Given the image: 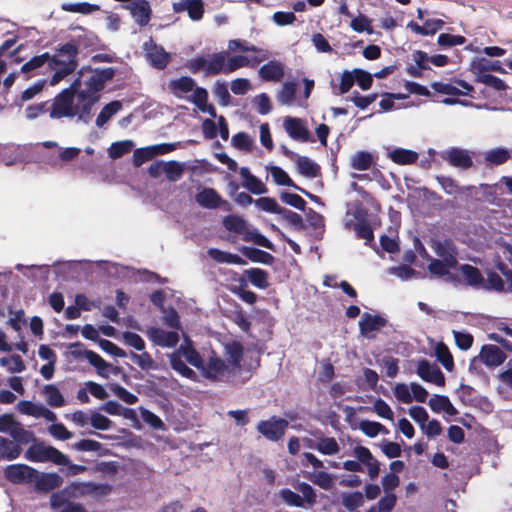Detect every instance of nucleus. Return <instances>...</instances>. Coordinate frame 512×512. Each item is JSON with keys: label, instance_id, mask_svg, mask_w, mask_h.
I'll return each mask as SVG.
<instances>
[{"label": "nucleus", "instance_id": "nucleus-1", "mask_svg": "<svg viewBox=\"0 0 512 512\" xmlns=\"http://www.w3.org/2000/svg\"><path fill=\"white\" fill-rule=\"evenodd\" d=\"M83 71H89L92 75L84 82V89L78 94L79 108L81 111V122L89 124L93 117V106L100 100L101 91L105 88L108 81L115 76L116 70L113 67L96 68L83 67Z\"/></svg>", "mask_w": 512, "mask_h": 512}, {"label": "nucleus", "instance_id": "nucleus-2", "mask_svg": "<svg viewBox=\"0 0 512 512\" xmlns=\"http://www.w3.org/2000/svg\"><path fill=\"white\" fill-rule=\"evenodd\" d=\"M48 67L54 72L49 81L51 86L71 75L78 67L77 44L67 42L59 45L54 54H49Z\"/></svg>", "mask_w": 512, "mask_h": 512}, {"label": "nucleus", "instance_id": "nucleus-3", "mask_svg": "<svg viewBox=\"0 0 512 512\" xmlns=\"http://www.w3.org/2000/svg\"><path fill=\"white\" fill-rule=\"evenodd\" d=\"M81 77L78 76L69 87L59 92L52 100L50 118H77L81 122L78 94L81 92Z\"/></svg>", "mask_w": 512, "mask_h": 512}, {"label": "nucleus", "instance_id": "nucleus-4", "mask_svg": "<svg viewBox=\"0 0 512 512\" xmlns=\"http://www.w3.org/2000/svg\"><path fill=\"white\" fill-rule=\"evenodd\" d=\"M188 70L196 74L204 70L205 76L226 74V52H217L210 55L209 61L204 56H199L189 60L186 64Z\"/></svg>", "mask_w": 512, "mask_h": 512}, {"label": "nucleus", "instance_id": "nucleus-5", "mask_svg": "<svg viewBox=\"0 0 512 512\" xmlns=\"http://www.w3.org/2000/svg\"><path fill=\"white\" fill-rule=\"evenodd\" d=\"M25 458L32 462H52L55 465L69 464L67 455L43 442L32 444L26 450Z\"/></svg>", "mask_w": 512, "mask_h": 512}, {"label": "nucleus", "instance_id": "nucleus-6", "mask_svg": "<svg viewBox=\"0 0 512 512\" xmlns=\"http://www.w3.org/2000/svg\"><path fill=\"white\" fill-rule=\"evenodd\" d=\"M0 432L10 435L16 442L28 444L34 440V434L26 430L12 414L0 415Z\"/></svg>", "mask_w": 512, "mask_h": 512}, {"label": "nucleus", "instance_id": "nucleus-7", "mask_svg": "<svg viewBox=\"0 0 512 512\" xmlns=\"http://www.w3.org/2000/svg\"><path fill=\"white\" fill-rule=\"evenodd\" d=\"M205 378L214 381H226L232 375L230 366H228L221 358L211 356L207 361H203V366L199 369Z\"/></svg>", "mask_w": 512, "mask_h": 512}, {"label": "nucleus", "instance_id": "nucleus-8", "mask_svg": "<svg viewBox=\"0 0 512 512\" xmlns=\"http://www.w3.org/2000/svg\"><path fill=\"white\" fill-rule=\"evenodd\" d=\"M289 422L283 418L272 416L268 420H262L257 424V431L267 440L276 442L285 434Z\"/></svg>", "mask_w": 512, "mask_h": 512}, {"label": "nucleus", "instance_id": "nucleus-9", "mask_svg": "<svg viewBox=\"0 0 512 512\" xmlns=\"http://www.w3.org/2000/svg\"><path fill=\"white\" fill-rule=\"evenodd\" d=\"M144 49L146 52V58L152 67L158 70H163L168 66L171 57L162 46L156 44L152 39H150L149 42H145Z\"/></svg>", "mask_w": 512, "mask_h": 512}, {"label": "nucleus", "instance_id": "nucleus-10", "mask_svg": "<svg viewBox=\"0 0 512 512\" xmlns=\"http://www.w3.org/2000/svg\"><path fill=\"white\" fill-rule=\"evenodd\" d=\"M15 269L35 285H45L50 276V265L17 264Z\"/></svg>", "mask_w": 512, "mask_h": 512}, {"label": "nucleus", "instance_id": "nucleus-11", "mask_svg": "<svg viewBox=\"0 0 512 512\" xmlns=\"http://www.w3.org/2000/svg\"><path fill=\"white\" fill-rule=\"evenodd\" d=\"M36 476L37 470L25 464L9 465L5 469V477L13 483L32 484Z\"/></svg>", "mask_w": 512, "mask_h": 512}, {"label": "nucleus", "instance_id": "nucleus-12", "mask_svg": "<svg viewBox=\"0 0 512 512\" xmlns=\"http://www.w3.org/2000/svg\"><path fill=\"white\" fill-rule=\"evenodd\" d=\"M283 126L287 134L294 140L300 142L314 141L310 138V132L301 118L287 116L284 118Z\"/></svg>", "mask_w": 512, "mask_h": 512}, {"label": "nucleus", "instance_id": "nucleus-13", "mask_svg": "<svg viewBox=\"0 0 512 512\" xmlns=\"http://www.w3.org/2000/svg\"><path fill=\"white\" fill-rule=\"evenodd\" d=\"M146 335L150 341L160 347L172 348L179 342V334L177 331H165L159 327H149Z\"/></svg>", "mask_w": 512, "mask_h": 512}, {"label": "nucleus", "instance_id": "nucleus-14", "mask_svg": "<svg viewBox=\"0 0 512 512\" xmlns=\"http://www.w3.org/2000/svg\"><path fill=\"white\" fill-rule=\"evenodd\" d=\"M387 320L380 315L363 313L359 321L360 334L367 339H374V332L379 331L386 326Z\"/></svg>", "mask_w": 512, "mask_h": 512}, {"label": "nucleus", "instance_id": "nucleus-15", "mask_svg": "<svg viewBox=\"0 0 512 512\" xmlns=\"http://www.w3.org/2000/svg\"><path fill=\"white\" fill-rule=\"evenodd\" d=\"M353 454L356 457L357 461L362 466H366L370 479L371 480L376 479L380 472V463L372 455L370 450L367 447L358 445V446L354 447Z\"/></svg>", "mask_w": 512, "mask_h": 512}, {"label": "nucleus", "instance_id": "nucleus-16", "mask_svg": "<svg viewBox=\"0 0 512 512\" xmlns=\"http://www.w3.org/2000/svg\"><path fill=\"white\" fill-rule=\"evenodd\" d=\"M353 454L356 457L357 461L362 466H366L370 479L371 480L376 479L380 472V463L372 455L370 450L367 447L358 445V446L354 447Z\"/></svg>", "mask_w": 512, "mask_h": 512}, {"label": "nucleus", "instance_id": "nucleus-17", "mask_svg": "<svg viewBox=\"0 0 512 512\" xmlns=\"http://www.w3.org/2000/svg\"><path fill=\"white\" fill-rule=\"evenodd\" d=\"M353 454L356 457L357 461L362 466H366L370 479L371 480L376 479L380 472V463L372 455L370 450L367 447L358 445V446L354 447Z\"/></svg>", "mask_w": 512, "mask_h": 512}, {"label": "nucleus", "instance_id": "nucleus-18", "mask_svg": "<svg viewBox=\"0 0 512 512\" xmlns=\"http://www.w3.org/2000/svg\"><path fill=\"white\" fill-rule=\"evenodd\" d=\"M90 264L88 261H63L53 263L54 273L58 279H78L81 275L83 265Z\"/></svg>", "mask_w": 512, "mask_h": 512}, {"label": "nucleus", "instance_id": "nucleus-19", "mask_svg": "<svg viewBox=\"0 0 512 512\" xmlns=\"http://www.w3.org/2000/svg\"><path fill=\"white\" fill-rule=\"evenodd\" d=\"M417 374L422 380L437 386H443L445 383V377L440 368L425 359L418 362Z\"/></svg>", "mask_w": 512, "mask_h": 512}, {"label": "nucleus", "instance_id": "nucleus-20", "mask_svg": "<svg viewBox=\"0 0 512 512\" xmlns=\"http://www.w3.org/2000/svg\"><path fill=\"white\" fill-rule=\"evenodd\" d=\"M442 158L456 168L466 170L473 166V160L465 149L451 148L442 155Z\"/></svg>", "mask_w": 512, "mask_h": 512}, {"label": "nucleus", "instance_id": "nucleus-21", "mask_svg": "<svg viewBox=\"0 0 512 512\" xmlns=\"http://www.w3.org/2000/svg\"><path fill=\"white\" fill-rule=\"evenodd\" d=\"M173 11L175 13L187 11L191 20L199 21L204 15V3L202 0H181L173 3Z\"/></svg>", "mask_w": 512, "mask_h": 512}, {"label": "nucleus", "instance_id": "nucleus-22", "mask_svg": "<svg viewBox=\"0 0 512 512\" xmlns=\"http://www.w3.org/2000/svg\"><path fill=\"white\" fill-rule=\"evenodd\" d=\"M259 77L265 82H280L285 75V66L277 60H270L258 71Z\"/></svg>", "mask_w": 512, "mask_h": 512}, {"label": "nucleus", "instance_id": "nucleus-23", "mask_svg": "<svg viewBox=\"0 0 512 512\" xmlns=\"http://www.w3.org/2000/svg\"><path fill=\"white\" fill-rule=\"evenodd\" d=\"M481 361L488 367L500 366L505 360V353L496 345H484L480 351Z\"/></svg>", "mask_w": 512, "mask_h": 512}, {"label": "nucleus", "instance_id": "nucleus-24", "mask_svg": "<svg viewBox=\"0 0 512 512\" xmlns=\"http://www.w3.org/2000/svg\"><path fill=\"white\" fill-rule=\"evenodd\" d=\"M196 81L189 76H181L177 79H171L168 83V89L176 98H183L185 94L194 92L197 88Z\"/></svg>", "mask_w": 512, "mask_h": 512}, {"label": "nucleus", "instance_id": "nucleus-25", "mask_svg": "<svg viewBox=\"0 0 512 512\" xmlns=\"http://www.w3.org/2000/svg\"><path fill=\"white\" fill-rule=\"evenodd\" d=\"M266 59H268L267 52H264L260 57H253L251 60L247 56H244V55L232 56V57L226 59L227 74H230V73H232L240 68H243V67H247V66L254 67Z\"/></svg>", "mask_w": 512, "mask_h": 512}, {"label": "nucleus", "instance_id": "nucleus-26", "mask_svg": "<svg viewBox=\"0 0 512 512\" xmlns=\"http://www.w3.org/2000/svg\"><path fill=\"white\" fill-rule=\"evenodd\" d=\"M63 479L57 473H40L37 471V476L32 484L35 485L39 491L48 492L62 485Z\"/></svg>", "mask_w": 512, "mask_h": 512}, {"label": "nucleus", "instance_id": "nucleus-27", "mask_svg": "<svg viewBox=\"0 0 512 512\" xmlns=\"http://www.w3.org/2000/svg\"><path fill=\"white\" fill-rule=\"evenodd\" d=\"M457 270L466 285L476 287L484 284V276L477 267L461 264Z\"/></svg>", "mask_w": 512, "mask_h": 512}, {"label": "nucleus", "instance_id": "nucleus-28", "mask_svg": "<svg viewBox=\"0 0 512 512\" xmlns=\"http://www.w3.org/2000/svg\"><path fill=\"white\" fill-rule=\"evenodd\" d=\"M208 97V91L204 87H197L189 98V101L192 102L201 112L208 113L211 117L216 118V109L213 105H209L207 103Z\"/></svg>", "mask_w": 512, "mask_h": 512}, {"label": "nucleus", "instance_id": "nucleus-29", "mask_svg": "<svg viewBox=\"0 0 512 512\" xmlns=\"http://www.w3.org/2000/svg\"><path fill=\"white\" fill-rule=\"evenodd\" d=\"M444 24V21L441 19H427L422 26L415 21H410L406 27L418 35L428 36L434 35L442 29Z\"/></svg>", "mask_w": 512, "mask_h": 512}, {"label": "nucleus", "instance_id": "nucleus-30", "mask_svg": "<svg viewBox=\"0 0 512 512\" xmlns=\"http://www.w3.org/2000/svg\"><path fill=\"white\" fill-rule=\"evenodd\" d=\"M196 202L203 208L216 209L221 205V195L213 188H204L195 196Z\"/></svg>", "mask_w": 512, "mask_h": 512}, {"label": "nucleus", "instance_id": "nucleus-31", "mask_svg": "<svg viewBox=\"0 0 512 512\" xmlns=\"http://www.w3.org/2000/svg\"><path fill=\"white\" fill-rule=\"evenodd\" d=\"M131 15L140 26H145L150 21L151 8L147 0H137L129 5Z\"/></svg>", "mask_w": 512, "mask_h": 512}, {"label": "nucleus", "instance_id": "nucleus-32", "mask_svg": "<svg viewBox=\"0 0 512 512\" xmlns=\"http://www.w3.org/2000/svg\"><path fill=\"white\" fill-rule=\"evenodd\" d=\"M428 405L435 413H440L443 411L449 416H454L458 413L450 399L444 395H433L429 399Z\"/></svg>", "mask_w": 512, "mask_h": 512}, {"label": "nucleus", "instance_id": "nucleus-33", "mask_svg": "<svg viewBox=\"0 0 512 512\" xmlns=\"http://www.w3.org/2000/svg\"><path fill=\"white\" fill-rule=\"evenodd\" d=\"M175 352L183 356L189 364L200 369L203 366V359L200 354L196 351V349L192 346L190 341H186L184 344H181L180 347L175 350Z\"/></svg>", "mask_w": 512, "mask_h": 512}, {"label": "nucleus", "instance_id": "nucleus-34", "mask_svg": "<svg viewBox=\"0 0 512 512\" xmlns=\"http://www.w3.org/2000/svg\"><path fill=\"white\" fill-rule=\"evenodd\" d=\"M222 223L227 231L242 235L243 237L249 231L247 222L238 215H227L223 218Z\"/></svg>", "mask_w": 512, "mask_h": 512}, {"label": "nucleus", "instance_id": "nucleus-35", "mask_svg": "<svg viewBox=\"0 0 512 512\" xmlns=\"http://www.w3.org/2000/svg\"><path fill=\"white\" fill-rule=\"evenodd\" d=\"M435 251L446 263L450 265V267H454L457 264V251L450 238H447L444 242L437 243Z\"/></svg>", "mask_w": 512, "mask_h": 512}, {"label": "nucleus", "instance_id": "nucleus-36", "mask_svg": "<svg viewBox=\"0 0 512 512\" xmlns=\"http://www.w3.org/2000/svg\"><path fill=\"white\" fill-rule=\"evenodd\" d=\"M295 162L298 172L305 177L315 178L321 173L319 165L306 156H297Z\"/></svg>", "mask_w": 512, "mask_h": 512}, {"label": "nucleus", "instance_id": "nucleus-37", "mask_svg": "<svg viewBox=\"0 0 512 512\" xmlns=\"http://www.w3.org/2000/svg\"><path fill=\"white\" fill-rule=\"evenodd\" d=\"M389 158L398 165H411L418 160V153L413 150L396 148L389 153Z\"/></svg>", "mask_w": 512, "mask_h": 512}, {"label": "nucleus", "instance_id": "nucleus-38", "mask_svg": "<svg viewBox=\"0 0 512 512\" xmlns=\"http://www.w3.org/2000/svg\"><path fill=\"white\" fill-rule=\"evenodd\" d=\"M21 453L19 443L0 436V459L14 460Z\"/></svg>", "mask_w": 512, "mask_h": 512}, {"label": "nucleus", "instance_id": "nucleus-39", "mask_svg": "<svg viewBox=\"0 0 512 512\" xmlns=\"http://www.w3.org/2000/svg\"><path fill=\"white\" fill-rule=\"evenodd\" d=\"M171 367L177 371L181 376L196 381L197 374L194 370L189 368L175 351L168 355Z\"/></svg>", "mask_w": 512, "mask_h": 512}, {"label": "nucleus", "instance_id": "nucleus-40", "mask_svg": "<svg viewBox=\"0 0 512 512\" xmlns=\"http://www.w3.org/2000/svg\"><path fill=\"white\" fill-rule=\"evenodd\" d=\"M226 355L228 360V366L231 368V372L235 374L240 369V362L243 357V347L239 343H232L226 346Z\"/></svg>", "mask_w": 512, "mask_h": 512}, {"label": "nucleus", "instance_id": "nucleus-41", "mask_svg": "<svg viewBox=\"0 0 512 512\" xmlns=\"http://www.w3.org/2000/svg\"><path fill=\"white\" fill-rule=\"evenodd\" d=\"M437 182L440 184L444 192L448 195H456L463 193L469 189L474 188L473 186H459L457 181L450 177V176H444V175H438L436 176Z\"/></svg>", "mask_w": 512, "mask_h": 512}, {"label": "nucleus", "instance_id": "nucleus-42", "mask_svg": "<svg viewBox=\"0 0 512 512\" xmlns=\"http://www.w3.org/2000/svg\"><path fill=\"white\" fill-rule=\"evenodd\" d=\"M122 108V103L114 100L106 104L96 118V126L103 127Z\"/></svg>", "mask_w": 512, "mask_h": 512}, {"label": "nucleus", "instance_id": "nucleus-43", "mask_svg": "<svg viewBox=\"0 0 512 512\" xmlns=\"http://www.w3.org/2000/svg\"><path fill=\"white\" fill-rule=\"evenodd\" d=\"M484 70H487V68L480 70V73L476 77V82L483 83L495 91H505L508 88L507 84L502 79L492 74L484 73Z\"/></svg>", "mask_w": 512, "mask_h": 512}, {"label": "nucleus", "instance_id": "nucleus-44", "mask_svg": "<svg viewBox=\"0 0 512 512\" xmlns=\"http://www.w3.org/2000/svg\"><path fill=\"white\" fill-rule=\"evenodd\" d=\"M511 158V152L506 148H496L489 150L485 154V162L490 165L499 166L506 163Z\"/></svg>", "mask_w": 512, "mask_h": 512}, {"label": "nucleus", "instance_id": "nucleus-45", "mask_svg": "<svg viewBox=\"0 0 512 512\" xmlns=\"http://www.w3.org/2000/svg\"><path fill=\"white\" fill-rule=\"evenodd\" d=\"M242 253L253 262L271 264L274 260V257L270 253L254 247H243Z\"/></svg>", "mask_w": 512, "mask_h": 512}, {"label": "nucleus", "instance_id": "nucleus-46", "mask_svg": "<svg viewBox=\"0 0 512 512\" xmlns=\"http://www.w3.org/2000/svg\"><path fill=\"white\" fill-rule=\"evenodd\" d=\"M315 450L324 455H335L340 451V446L333 437H320L315 445Z\"/></svg>", "mask_w": 512, "mask_h": 512}, {"label": "nucleus", "instance_id": "nucleus-47", "mask_svg": "<svg viewBox=\"0 0 512 512\" xmlns=\"http://www.w3.org/2000/svg\"><path fill=\"white\" fill-rule=\"evenodd\" d=\"M94 265L96 271L105 277H118L124 269L123 266L110 261H98Z\"/></svg>", "mask_w": 512, "mask_h": 512}, {"label": "nucleus", "instance_id": "nucleus-48", "mask_svg": "<svg viewBox=\"0 0 512 512\" xmlns=\"http://www.w3.org/2000/svg\"><path fill=\"white\" fill-rule=\"evenodd\" d=\"M85 359L96 368L100 376L108 377L110 365L99 354L94 351L86 352Z\"/></svg>", "mask_w": 512, "mask_h": 512}, {"label": "nucleus", "instance_id": "nucleus-49", "mask_svg": "<svg viewBox=\"0 0 512 512\" xmlns=\"http://www.w3.org/2000/svg\"><path fill=\"white\" fill-rule=\"evenodd\" d=\"M373 164V157L369 152H357L351 158V167L355 170H368Z\"/></svg>", "mask_w": 512, "mask_h": 512}, {"label": "nucleus", "instance_id": "nucleus-50", "mask_svg": "<svg viewBox=\"0 0 512 512\" xmlns=\"http://www.w3.org/2000/svg\"><path fill=\"white\" fill-rule=\"evenodd\" d=\"M0 365L10 373H20L26 369L25 363L19 355L0 358Z\"/></svg>", "mask_w": 512, "mask_h": 512}, {"label": "nucleus", "instance_id": "nucleus-51", "mask_svg": "<svg viewBox=\"0 0 512 512\" xmlns=\"http://www.w3.org/2000/svg\"><path fill=\"white\" fill-rule=\"evenodd\" d=\"M271 176L277 185L288 186L298 189V185L290 178L288 173L279 166H272L270 168Z\"/></svg>", "mask_w": 512, "mask_h": 512}, {"label": "nucleus", "instance_id": "nucleus-52", "mask_svg": "<svg viewBox=\"0 0 512 512\" xmlns=\"http://www.w3.org/2000/svg\"><path fill=\"white\" fill-rule=\"evenodd\" d=\"M134 147V143L131 140H123L114 142L108 149L109 157L112 159H118L129 153Z\"/></svg>", "mask_w": 512, "mask_h": 512}, {"label": "nucleus", "instance_id": "nucleus-53", "mask_svg": "<svg viewBox=\"0 0 512 512\" xmlns=\"http://www.w3.org/2000/svg\"><path fill=\"white\" fill-rule=\"evenodd\" d=\"M44 394L47 403L51 407H62L65 404V400L60 390L54 385H46L44 387Z\"/></svg>", "mask_w": 512, "mask_h": 512}, {"label": "nucleus", "instance_id": "nucleus-54", "mask_svg": "<svg viewBox=\"0 0 512 512\" xmlns=\"http://www.w3.org/2000/svg\"><path fill=\"white\" fill-rule=\"evenodd\" d=\"M307 478L324 490H330L333 487V477L327 472L308 473Z\"/></svg>", "mask_w": 512, "mask_h": 512}, {"label": "nucleus", "instance_id": "nucleus-55", "mask_svg": "<svg viewBox=\"0 0 512 512\" xmlns=\"http://www.w3.org/2000/svg\"><path fill=\"white\" fill-rule=\"evenodd\" d=\"M296 83L286 82L278 92L277 100L283 105H291L295 100Z\"/></svg>", "mask_w": 512, "mask_h": 512}, {"label": "nucleus", "instance_id": "nucleus-56", "mask_svg": "<svg viewBox=\"0 0 512 512\" xmlns=\"http://www.w3.org/2000/svg\"><path fill=\"white\" fill-rule=\"evenodd\" d=\"M359 429L368 437H376L379 433L387 434L388 430L379 422L362 420Z\"/></svg>", "mask_w": 512, "mask_h": 512}, {"label": "nucleus", "instance_id": "nucleus-57", "mask_svg": "<svg viewBox=\"0 0 512 512\" xmlns=\"http://www.w3.org/2000/svg\"><path fill=\"white\" fill-rule=\"evenodd\" d=\"M435 354L437 357V360L443 365V367L451 371L454 367L453 357L448 349V347L443 344L439 343L437 344L435 348Z\"/></svg>", "mask_w": 512, "mask_h": 512}, {"label": "nucleus", "instance_id": "nucleus-58", "mask_svg": "<svg viewBox=\"0 0 512 512\" xmlns=\"http://www.w3.org/2000/svg\"><path fill=\"white\" fill-rule=\"evenodd\" d=\"M354 231L357 238L366 240L365 244L374 246V233L371 225L368 222H361L354 224Z\"/></svg>", "mask_w": 512, "mask_h": 512}, {"label": "nucleus", "instance_id": "nucleus-59", "mask_svg": "<svg viewBox=\"0 0 512 512\" xmlns=\"http://www.w3.org/2000/svg\"><path fill=\"white\" fill-rule=\"evenodd\" d=\"M364 503V497L361 492L346 493L342 496V505L349 511L361 507Z\"/></svg>", "mask_w": 512, "mask_h": 512}, {"label": "nucleus", "instance_id": "nucleus-60", "mask_svg": "<svg viewBox=\"0 0 512 512\" xmlns=\"http://www.w3.org/2000/svg\"><path fill=\"white\" fill-rule=\"evenodd\" d=\"M280 199L283 203L290 205L300 211L306 210V201L298 194L290 192H281Z\"/></svg>", "mask_w": 512, "mask_h": 512}, {"label": "nucleus", "instance_id": "nucleus-61", "mask_svg": "<svg viewBox=\"0 0 512 512\" xmlns=\"http://www.w3.org/2000/svg\"><path fill=\"white\" fill-rule=\"evenodd\" d=\"M155 156L154 148L152 146L138 148L133 153V165L139 167Z\"/></svg>", "mask_w": 512, "mask_h": 512}, {"label": "nucleus", "instance_id": "nucleus-62", "mask_svg": "<svg viewBox=\"0 0 512 512\" xmlns=\"http://www.w3.org/2000/svg\"><path fill=\"white\" fill-rule=\"evenodd\" d=\"M255 204L263 211L281 214L283 207H281L274 198L271 197H261L255 200Z\"/></svg>", "mask_w": 512, "mask_h": 512}, {"label": "nucleus", "instance_id": "nucleus-63", "mask_svg": "<svg viewBox=\"0 0 512 512\" xmlns=\"http://www.w3.org/2000/svg\"><path fill=\"white\" fill-rule=\"evenodd\" d=\"M248 280L258 288H264L267 285V273L259 268H251L246 271Z\"/></svg>", "mask_w": 512, "mask_h": 512}, {"label": "nucleus", "instance_id": "nucleus-64", "mask_svg": "<svg viewBox=\"0 0 512 512\" xmlns=\"http://www.w3.org/2000/svg\"><path fill=\"white\" fill-rule=\"evenodd\" d=\"M393 393L396 399L404 404H409L413 401L411 388L405 383H397L393 388Z\"/></svg>", "mask_w": 512, "mask_h": 512}]
</instances>
